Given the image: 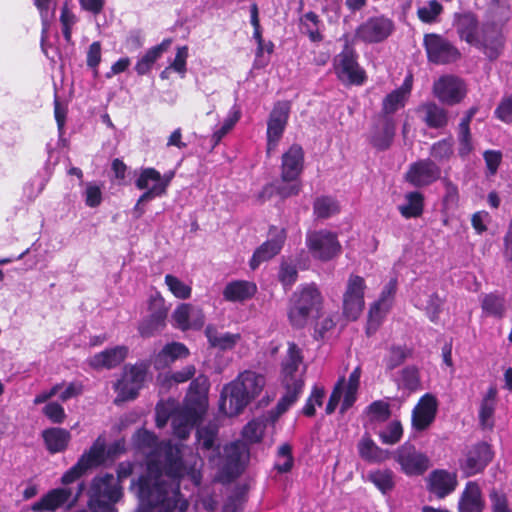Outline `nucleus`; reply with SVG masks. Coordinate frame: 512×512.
Listing matches in <instances>:
<instances>
[{
	"label": "nucleus",
	"instance_id": "nucleus-36",
	"mask_svg": "<svg viewBox=\"0 0 512 512\" xmlns=\"http://www.w3.org/2000/svg\"><path fill=\"white\" fill-rule=\"evenodd\" d=\"M256 285L248 281H233L228 283L224 290L225 300L231 302H243L254 296Z\"/></svg>",
	"mask_w": 512,
	"mask_h": 512
},
{
	"label": "nucleus",
	"instance_id": "nucleus-35",
	"mask_svg": "<svg viewBox=\"0 0 512 512\" xmlns=\"http://www.w3.org/2000/svg\"><path fill=\"white\" fill-rule=\"evenodd\" d=\"M189 355L188 348L179 342L166 344L163 349L156 355L154 366L156 369H163L169 366L177 359L185 358Z\"/></svg>",
	"mask_w": 512,
	"mask_h": 512
},
{
	"label": "nucleus",
	"instance_id": "nucleus-37",
	"mask_svg": "<svg viewBox=\"0 0 512 512\" xmlns=\"http://www.w3.org/2000/svg\"><path fill=\"white\" fill-rule=\"evenodd\" d=\"M285 388V393L278 400V403L275 407L276 415L280 416L284 414L298 399L299 395L302 392L304 381H299L295 383H283Z\"/></svg>",
	"mask_w": 512,
	"mask_h": 512
},
{
	"label": "nucleus",
	"instance_id": "nucleus-18",
	"mask_svg": "<svg viewBox=\"0 0 512 512\" xmlns=\"http://www.w3.org/2000/svg\"><path fill=\"white\" fill-rule=\"evenodd\" d=\"M492 459L491 446L486 442H478L468 449L460 467L466 476H472L482 472Z\"/></svg>",
	"mask_w": 512,
	"mask_h": 512
},
{
	"label": "nucleus",
	"instance_id": "nucleus-48",
	"mask_svg": "<svg viewBox=\"0 0 512 512\" xmlns=\"http://www.w3.org/2000/svg\"><path fill=\"white\" fill-rule=\"evenodd\" d=\"M403 436V427L399 420L391 421L382 431L379 438L383 444L395 445Z\"/></svg>",
	"mask_w": 512,
	"mask_h": 512
},
{
	"label": "nucleus",
	"instance_id": "nucleus-33",
	"mask_svg": "<svg viewBox=\"0 0 512 512\" xmlns=\"http://www.w3.org/2000/svg\"><path fill=\"white\" fill-rule=\"evenodd\" d=\"M205 335L210 347L221 351L232 350L241 340V335L239 333H221L213 325H208L206 327Z\"/></svg>",
	"mask_w": 512,
	"mask_h": 512
},
{
	"label": "nucleus",
	"instance_id": "nucleus-13",
	"mask_svg": "<svg viewBox=\"0 0 512 512\" xmlns=\"http://www.w3.org/2000/svg\"><path fill=\"white\" fill-rule=\"evenodd\" d=\"M365 289L366 284L363 277L350 275L347 281L346 291L343 295V311L348 318L356 320L362 312L365 305Z\"/></svg>",
	"mask_w": 512,
	"mask_h": 512
},
{
	"label": "nucleus",
	"instance_id": "nucleus-29",
	"mask_svg": "<svg viewBox=\"0 0 512 512\" xmlns=\"http://www.w3.org/2000/svg\"><path fill=\"white\" fill-rule=\"evenodd\" d=\"M233 381L240 386L250 402L260 395L266 385L265 376L251 370L240 373Z\"/></svg>",
	"mask_w": 512,
	"mask_h": 512
},
{
	"label": "nucleus",
	"instance_id": "nucleus-34",
	"mask_svg": "<svg viewBox=\"0 0 512 512\" xmlns=\"http://www.w3.org/2000/svg\"><path fill=\"white\" fill-rule=\"evenodd\" d=\"M359 456L369 463H380L389 458V452L380 448L368 433L357 444Z\"/></svg>",
	"mask_w": 512,
	"mask_h": 512
},
{
	"label": "nucleus",
	"instance_id": "nucleus-7",
	"mask_svg": "<svg viewBox=\"0 0 512 512\" xmlns=\"http://www.w3.org/2000/svg\"><path fill=\"white\" fill-rule=\"evenodd\" d=\"M205 411L206 401L203 397H199L197 402L186 405L172 414L171 424L174 435L180 439H186Z\"/></svg>",
	"mask_w": 512,
	"mask_h": 512
},
{
	"label": "nucleus",
	"instance_id": "nucleus-5",
	"mask_svg": "<svg viewBox=\"0 0 512 512\" xmlns=\"http://www.w3.org/2000/svg\"><path fill=\"white\" fill-rule=\"evenodd\" d=\"M428 62L436 65H447L457 62L461 58L460 50L444 36L436 33H427L423 38Z\"/></svg>",
	"mask_w": 512,
	"mask_h": 512
},
{
	"label": "nucleus",
	"instance_id": "nucleus-8",
	"mask_svg": "<svg viewBox=\"0 0 512 512\" xmlns=\"http://www.w3.org/2000/svg\"><path fill=\"white\" fill-rule=\"evenodd\" d=\"M306 245L312 256L321 261H329L341 251L337 235L327 230L308 233Z\"/></svg>",
	"mask_w": 512,
	"mask_h": 512
},
{
	"label": "nucleus",
	"instance_id": "nucleus-12",
	"mask_svg": "<svg viewBox=\"0 0 512 512\" xmlns=\"http://www.w3.org/2000/svg\"><path fill=\"white\" fill-rule=\"evenodd\" d=\"M290 102L278 101L274 104L267 121V152L274 150L281 139L290 114Z\"/></svg>",
	"mask_w": 512,
	"mask_h": 512
},
{
	"label": "nucleus",
	"instance_id": "nucleus-17",
	"mask_svg": "<svg viewBox=\"0 0 512 512\" xmlns=\"http://www.w3.org/2000/svg\"><path fill=\"white\" fill-rule=\"evenodd\" d=\"M433 94L441 103L453 106L463 100L466 89L460 78L446 75L434 82Z\"/></svg>",
	"mask_w": 512,
	"mask_h": 512
},
{
	"label": "nucleus",
	"instance_id": "nucleus-22",
	"mask_svg": "<svg viewBox=\"0 0 512 512\" xmlns=\"http://www.w3.org/2000/svg\"><path fill=\"white\" fill-rule=\"evenodd\" d=\"M416 113L430 129L443 130L449 124V111L434 101L421 103L416 108Z\"/></svg>",
	"mask_w": 512,
	"mask_h": 512
},
{
	"label": "nucleus",
	"instance_id": "nucleus-55",
	"mask_svg": "<svg viewBox=\"0 0 512 512\" xmlns=\"http://www.w3.org/2000/svg\"><path fill=\"white\" fill-rule=\"evenodd\" d=\"M148 310L149 315L157 317V319L166 322L168 309L165 305L164 298L159 293L150 296Z\"/></svg>",
	"mask_w": 512,
	"mask_h": 512
},
{
	"label": "nucleus",
	"instance_id": "nucleus-32",
	"mask_svg": "<svg viewBox=\"0 0 512 512\" xmlns=\"http://www.w3.org/2000/svg\"><path fill=\"white\" fill-rule=\"evenodd\" d=\"M484 502L477 483L468 482L458 503L459 512H482Z\"/></svg>",
	"mask_w": 512,
	"mask_h": 512
},
{
	"label": "nucleus",
	"instance_id": "nucleus-25",
	"mask_svg": "<svg viewBox=\"0 0 512 512\" xmlns=\"http://www.w3.org/2000/svg\"><path fill=\"white\" fill-rule=\"evenodd\" d=\"M478 47L484 50L490 60L497 59L504 47V38L495 23H486L482 26Z\"/></svg>",
	"mask_w": 512,
	"mask_h": 512
},
{
	"label": "nucleus",
	"instance_id": "nucleus-31",
	"mask_svg": "<svg viewBox=\"0 0 512 512\" xmlns=\"http://www.w3.org/2000/svg\"><path fill=\"white\" fill-rule=\"evenodd\" d=\"M42 438L49 453L56 454L67 449L71 434L64 428L51 427L42 431Z\"/></svg>",
	"mask_w": 512,
	"mask_h": 512
},
{
	"label": "nucleus",
	"instance_id": "nucleus-56",
	"mask_svg": "<svg viewBox=\"0 0 512 512\" xmlns=\"http://www.w3.org/2000/svg\"><path fill=\"white\" fill-rule=\"evenodd\" d=\"M263 433L264 427L262 423L255 420L248 422L242 430L244 440L250 444L260 442L262 440Z\"/></svg>",
	"mask_w": 512,
	"mask_h": 512
},
{
	"label": "nucleus",
	"instance_id": "nucleus-23",
	"mask_svg": "<svg viewBox=\"0 0 512 512\" xmlns=\"http://www.w3.org/2000/svg\"><path fill=\"white\" fill-rule=\"evenodd\" d=\"M395 120L394 118H386V116L374 117V123L370 135V143L377 150H387L395 136Z\"/></svg>",
	"mask_w": 512,
	"mask_h": 512
},
{
	"label": "nucleus",
	"instance_id": "nucleus-43",
	"mask_svg": "<svg viewBox=\"0 0 512 512\" xmlns=\"http://www.w3.org/2000/svg\"><path fill=\"white\" fill-rule=\"evenodd\" d=\"M481 306L484 313L489 316L501 318L505 313V299L498 294H486L482 299Z\"/></svg>",
	"mask_w": 512,
	"mask_h": 512
},
{
	"label": "nucleus",
	"instance_id": "nucleus-42",
	"mask_svg": "<svg viewBox=\"0 0 512 512\" xmlns=\"http://www.w3.org/2000/svg\"><path fill=\"white\" fill-rule=\"evenodd\" d=\"M407 98L403 96L400 91L393 90L387 94L382 101L381 112L378 116H386V118H393L392 115L403 108L406 104Z\"/></svg>",
	"mask_w": 512,
	"mask_h": 512
},
{
	"label": "nucleus",
	"instance_id": "nucleus-38",
	"mask_svg": "<svg viewBox=\"0 0 512 512\" xmlns=\"http://www.w3.org/2000/svg\"><path fill=\"white\" fill-rule=\"evenodd\" d=\"M218 435V425L214 422H209L205 426L197 428L196 437L199 449L202 451H218L219 445H216Z\"/></svg>",
	"mask_w": 512,
	"mask_h": 512
},
{
	"label": "nucleus",
	"instance_id": "nucleus-14",
	"mask_svg": "<svg viewBox=\"0 0 512 512\" xmlns=\"http://www.w3.org/2000/svg\"><path fill=\"white\" fill-rule=\"evenodd\" d=\"M394 31V23L385 16L368 18L356 30V37L365 43H379Z\"/></svg>",
	"mask_w": 512,
	"mask_h": 512
},
{
	"label": "nucleus",
	"instance_id": "nucleus-24",
	"mask_svg": "<svg viewBox=\"0 0 512 512\" xmlns=\"http://www.w3.org/2000/svg\"><path fill=\"white\" fill-rule=\"evenodd\" d=\"M303 363V354L301 348L294 343L288 342V349L285 358L282 361L283 383H295L304 381L303 374L305 369H300Z\"/></svg>",
	"mask_w": 512,
	"mask_h": 512
},
{
	"label": "nucleus",
	"instance_id": "nucleus-50",
	"mask_svg": "<svg viewBox=\"0 0 512 512\" xmlns=\"http://www.w3.org/2000/svg\"><path fill=\"white\" fill-rule=\"evenodd\" d=\"M133 444L139 450H153L157 446V437L153 432L139 429L132 437Z\"/></svg>",
	"mask_w": 512,
	"mask_h": 512
},
{
	"label": "nucleus",
	"instance_id": "nucleus-19",
	"mask_svg": "<svg viewBox=\"0 0 512 512\" xmlns=\"http://www.w3.org/2000/svg\"><path fill=\"white\" fill-rule=\"evenodd\" d=\"M437 408L438 403L434 395H423L412 410V428L419 432L427 430L436 418Z\"/></svg>",
	"mask_w": 512,
	"mask_h": 512
},
{
	"label": "nucleus",
	"instance_id": "nucleus-6",
	"mask_svg": "<svg viewBox=\"0 0 512 512\" xmlns=\"http://www.w3.org/2000/svg\"><path fill=\"white\" fill-rule=\"evenodd\" d=\"M145 363L135 364L125 368L122 378L114 384L117 392L115 403L133 400L138 396L147 374Z\"/></svg>",
	"mask_w": 512,
	"mask_h": 512
},
{
	"label": "nucleus",
	"instance_id": "nucleus-44",
	"mask_svg": "<svg viewBox=\"0 0 512 512\" xmlns=\"http://www.w3.org/2000/svg\"><path fill=\"white\" fill-rule=\"evenodd\" d=\"M454 141L452 136L441 139L432 144L430 155L438 162L448 161L454 153Z\"/></svg>",
	"mask_w": 512,
	"mask_h": 512
},
{
	"label": "nucleus",
	"instance_id": "nucleus-1",
	"mask_svg": "<svg viewBox=\"0 0 512 512\" xmlns=\"http://www.w3.org/2000/svg\"><path fill=\"white\" fill-rule=\"evenodd\" d=\"M185 470L181 451L165 446L162 467L151 461L148 475L138 479L140 497L147 503L138 512H185L189 503L180 493V479Z\"/></svg>",
	"mask_w": 512,
	"mask_h": 512
},
{
	"label": "nucleus",
	"instance_id": "nucleus-41",
	"mask_svg": "<svg viewBox=\"0 0 512 512\" xmlns=\"http://www.w3.org/2000/svg\"><path fill=\"white\" fill-rule=\"evenodd\" d=\"M413 350L407 345H391L388 354L384 358L387 370H394L402 365L406 359L412 356Z\"/></svg>",
	"mask_w": 512,
	"mask_h": 512
},
{
	"label": "nucleus",
	"instance_id": "nucleus-27",
	"mask_svg": "<svg viewBox=\"0 0 512 512\" xmlns=\"http://www.w3.org/2000/svg\"><path fill=\"white\" fill-rule=\"evenodd\" d=\"M457 484V475L446 470H434L427 478L428 490L440 499L452 493Z\"/></svg>",
	"mask_w": 512,
	"mask_h": 512
},
{
	"label": "nucleus",
	"instance_id": "nucleus-61",
	"mask_svg": "<svg viewBox=\"0 0 512 512\" xmlns=\"http://www.w3.org/2000/svg\"><path fill=\"white\" fill-rule=\"evenodd\" d=\"M161 180V174L154 168H145L142 169L139 177L135 181V185L139 190H144L149 188V183L153 182L158 183Z\"/></svg>",
	"mask_w": 512,
	"mask_h": 512
},
{
	"label": "nucleus",
	"instance_id": "nucleus-52",
	"mask_svg": "<svg viewBox=\"0 0 512 512\" xmlns=\"http://www.w3.org/2000/svg\"><path fill=\"white\" fill-rule=\"evenodd\" d=\"M165 325L166 322L157 319V317L148 315L139 323L138 331L142 337L149 338L160 332Z\"/></svg>",
	"mask_w": 512,
	"mask_h": 512
},
{
	"label": "nucleus",
	"instance_id": "nucleus-16",
	"mask_svg": "<svg viewBox=\"0 0 512 512\" xmlns=\"http://www.w3.org/2000/svg\"><path fill=\"white\" fill-rule=\"evenodd\" d=\"M441 176V168L431 159H421L410 164L405 180L414 187L429 186Z\"/></svg>",
	"mask_w": 512,
	"mask_h": 512
},
{
	"label": "nucleus",
	"instance_id": "nucleus-21",
	"mask_svg": "<svg viewBox=\"0 0 512 512\" xmlns=\"http://www.w3.org/2000/svg\"><path fill=\"white\" fill-rule=\"evenodd\" d=\"M269 235L270 238L255 250L250 260V267L252 270H255L260 263L270 260L276 256L282 249L286 239L285 230L273 227L270 229Z\"/></svg>",
	"mask_w": 512,
	"mask_h": 512
},
{
	"label": "nucleus",
	"instance_id": "nucleus-40",
	"mask_svg": "<svg viewBox=\"0 0 512 512\" xmlns=\"http://www.w3.org/2000/svg\"><path fill=\"white\" fill-rule=\"evenodd\" d=\"M406 203L399 206L401 215L405 218H416L422 215L424 197L420 192H409L405 196Z\"/></svg>",
	"mask_w": 512,
	"mask_h": 512
},
{
	"label": "nucleus",
	"instance_id": "nucleus-46",
	"mask_svg": "<svg viewBox=\"0 0 512 512\" xmlns=\"http://www.w3.org/2000/svg\"><path fill=\"white\" fill-rule=\"evenodd\" d=\"M367 478L384 494L394 487L393 472L389 469L372 471Z\"/></svg>",
	"mask_w": 512,
	"mask_h": 512
},
{
	"label": "nucleus",
	"instance_id": "nucleus-47",
	"mask_svg": "<svg viewBox=\"0 0 512 512\" xmlns=\"http://www.w3.org/2000/svg\"><path fill=\"white\" fill-rule=\"evenodd\" d=\"M442 12V4L437 0H430L425 6L418 8L417 16L423 23L432 24L438 21Z\"/></svg>",
	"mask_w": 512,
	"mask_h": 512
},
{
	"label": "nucleus",
	"instance_id": "nucleus-54",
	"mask_svg": "<svg viewBox=\"0 0 512 512\" xmlns=\"http://www.w3.org/2000/svg\"><path fill=\"white\" fill-rule=\"evenodd\" d=\"M457 141L458 155L461 159L466 160L470 153H472V151L474 150L471 130L458 129Z\"/></svg>",
	"mask_w": 512,
	"mask_h": 512
},
{
	"label": "nucleus",
	"instance_id": "nucleus-2",
	"mask_svg": "<svg viewBox=\"0 0 512 512\" xmlns=\"http://www.w3.org/2000/svg\"><path fill=\"white\" fill-rule=\"evenodd\" d=\"M124 444L120 441L114 442L108 448L103 436H99L85 451L75 465L68 469L62 476L61 482L68 485L85 475L90 469L102 465L108 457H113L124 452Z\"/></svg>",
	"mask_w": 512,
	"mask_h": 512
},
{
	"label": "nucleus",
	"instance_id": "nucleus-63",
	"mask_svg": "<svg viewBox=\"0 0 512 512\" xmlns=\"http://www.w3.org/2000/svg\"><path fill=\"white\" fill-rule=\"evenodd\" d=\"M443 303L444 300L437 293H432L429 296L425 310L426 314L432 322L435 323L438 321Z\"/></svg>",
	"mask_w": 512,
	"mask_h": 512
},
{
	"label": "nucleus",
	"instance_id": "nucleus-62",
	"mask_svg": "<svg viewBox=\"0 0 512 512\" xmlns=\"http://www.w3.org/2000/svg\"><path fill=\"white\" fill-rule=\"evenodd\" d=\"M298 271L295 265L282 263L279 269L278 278L279 281L285 287H291L297 280Z\"/></svg>",
	"mask_w": 512,
	"mask_h": 512
},
{
	"label": "nucleus",
	"instance_id": "nucleus-64",
	"mask_svg": "<svg viewBox=\"0 0 512 512\" xmlns=\"http://www.w3.org/2000/svg\"><path fill=\"white\" fill-rule=\"evenodd\" d=\"M495 116L505 123L512 122V97H505L495 109Z\"/></svg>",
	"mask_w": 512,
	"mask_h": 512
},
{
	"label": "nucleus",
	"instance_id": "nucleus-59",
	"mask_svg": "<svg viewBox=\"0 0 512 512\" xmlns=\"http://www.w3.org/2000/svg\"><path fill=\"white\" fill-rule=\"evenodd\" d=\"M42 413L55 424H61L66 419L64 408L58 402H49L42 409Z\"/></svg>",
	"mask_w": 512,
	"mask_h": 512
},
{
	"label": "nucleus",
	"instance_id": "nucleus-58",
	"mask_svg": "<svg viewBox=\"0 0 512 512\" xmlns=\"http://www.w3.org/2000/svg\"><path fill=\"white\" fill-rule=\"evenodd\" d=\"M401 380L404 388L415 391L420 386L419 371L415 366H407L401 372Z\"/></svg>",
	"mask_w": 512,
	"mask_h": 512
},
{
	"label": "nucleus",
	"instance_id": "nucleus-60",
	"mask_svg": "<svg viewBox=\"0 0 512 512\" xmlns=\"http://www.w3.org/2000/svg\"><path fill=\"white\" fill-rule=\"evenodd\" d=\"M489 498L491 501L492 512H512L508 498L504 493L496 489H492L490 491Z\"/></svg>",
	"mask_w": 512,
	"mask_h": 512
},
{
	"label": "nucleus",
	"instance_id": "nucleus-9",
	"mask_svg": "<svg viewBox=\"0 0 512 512\" xmlns=\"http://www.w3.org/2000/svg\"><path fill=\"white\" fill-rule=\"evenodd\" d=\"M84 489L85 485L83 482L78 484L75 494H73L72 489L70 488L52 489L38 501L34 502L31 505V510L33 512H47L55 511L56 509L66 505L70 507L78 500Z\"/></svg>",
	"mask_w": 512,
	"mask_h": 512
},
{
	"label": "nucleus",
	"instance_id": "nucleus-10",
	"mask_svg": "<svg viewBox=\"0 0 512 512\" xmlns=\"http://www.w3.org/2000/svg\"><path fill=\"white\" fill-rule=\"evenodd\" d=\"M395 461L408 476L424 474L429 468V458L410 442L402 444L394 453Z\"/></svg>",
	"mask_w": 512,
	"mask_h": 512
},
{
	"label": "nucleus",
	"instance_id": "nucleus-49",
	"mask_svg": "<svg viewBox=\"0 0 512 512\" xmlns=\"http://www.w3.org/2000/svg\"><path fill=\"white\" fill-rule=\"evenodd\" d=\"M313 210L317 218L326 219L338 212V206L332 198L324 196L314 201Z\"/></svg>",
	"mask_w": 512,
	"mask_h": 512
},
{
	"label": "nucleus",
	"instance_id": "nucleus-26",
	"mask_svg": "<svg viewBox=\"0 0 512 512\" xmlns=\"http://www.w3.org/2000/svg\"><path fill=\"white\" fill-rule=\"evenodd\" d=\"M304 152L300 145L293 144L282 155L281 179L284 182H294L303 170Z\"/></svg>",
	"mask_w": 512,
	"mask_h": 512
},
{
	"label": "nucleus",
	"instance_id": "nucleus-28",
	"mask_svg": "<svg viewBox=\"0 0 512 512\" xmlns=\"http://www.w3.org/2000/svg\"><path fill=\"white\" fill-rule=\"evenodd\" d=\"M454 26L461 40L471 45H478V20L471 12L456 13L454 16Z\"/></svg>",
	"mask_w": 512,
	"mask_h": 512
},
{
	"label": "nucleus",
	"instance_id": "nucleus-11",
	"mask_svg": "<svg viewBox=\"0 0 512 512\" xmlns=\"http://www.w3.org/2000/svg\"><path fill=\"white\" fill-rule=\"evenodd\" d=\"M335 70L340 80L350 84L360 85L365 80V72L359 67L357 55L349 45H345L336 56Z\"/></svg>",
	"mask_w": 512,
	"mask_h": 512
},
{
	"label": "nucleus",
	"instance_id": "nucleus-57",
	"mask_svg": "<svg viewBox=\"0 0 512 512\" xmlns=\"http://www.w3.org/2000/svg\"><path fill=\"white\" fill-rule=\"evenodd\" d=\"M191 312V304L182 303L172 313L174 325L182 331L189 330L188 319Z\"/></svg>",
	"mask_w": 512,
	"mask_h": 512
},
{
	"label": "nucleus",
	"instance_id": "nucleus-53",
	"mask_svg": "<svg viewBox=\"0 0 512 512\" xmlns=\"http://www.w3.org/2000/svg\"><path fill=\"white\" fill-rule=\"evenodd\" d=\"M165 284L168 286L172 294L179 299H188L191 296V287L176 276L167 274L165 276Z\"/></svg>",
	"mask_w": 512,
	"mask_h": 512
},
{
	"label": "nucleus",
	"instance_id": "nucleus-20",
	"mask_svg": "<svg viewBox=\"0 0 512 512\" xmlns=\"http://www.w3.org/2000/svg\"><path fill=\"white\" fill-rule=\"evenodd\" d=\"M234 381L226 384L220 395L219 410L227 416H236L250 403Z\"/></svg>",
	"mask_w": 512,
	"mask_h": 512
},
{
	"label": "nucleus",
	"instance_id": "nucleus-30",
	"mask_svg": "<svg viewBox=\"0 0 512 512\" xmlns=\"http://www.w3.org/2000/svg\"><path fill=\"white\" fill-rule=\"evenodd\" d=\"M128 348L126 346H116L95 354L90 360L89 365L94 369H112L120 365L126 358Z\"/></svg>",
	"mask_w": 512,
	"mask_h": 512
},
{
	"label": "nucleus",
	"instance_id": "nucleus-3",
	"mask_svg": "<svg viewBox=\"0 0 512 512\" xmlns=\"http://www.w3.org/2000/svg\"><path fill=\"white\" fill-rule=\"evenodd\" d=\"M322 295L314 284H309L295 291L289 301L288 318L297 329L306 326L309 318L319 317Z\"/></svg>",
	"mask_w": 512,
	"mask_h": 512
},
{
	"label": "nucleus",
	"instance_id": "nucleus-15",
	"mask_svg": "<svg viewBox=\"0 0 512 512\" xmlns=\"http://www.w3.org/2000/svg\"><path fill=\"white\" fill-rule=\"evenodd\" d=\"M249 456V448L245 442L236 441L224 449V462L221 468L222 475L228 480L237 478L244 469L245 460Z\"/></svg>",
	"mask_w": 512,
	"mask_h": 512
},
{
	"label": "nucleus",
	"instance_id": "nucleus-45",
	"mask_svg": "<svg viewBox=\"0 0 512 512\" xmlns=\"http://www.w3.org/2000/svg\"><path fill=\"white\" fill-rule=\"evenodd\" d=\"M294 465V457L292 455V447L288 443H283L279 446L277 451V461L274 464V469L278 473H288L292 470Z\"/></svg>",
	"mask_w": 512,
	"mask_h": 512
},
{
	"label": "nucleus",
	"instance_id": "nucleus-4",
	"mask_svg": "<svg viewBox=\"0 0 512 512\" xmlns=\"http://www.w3.org/2000/svg\"><path fill=\"white\" fill-rule=\"evenodd\" d=\"M122 494V487L113 474L96 476L88 490V506L92 512H117L114 505Z\"/></svg>",
	"mask_w": 512,
	"mask_h": 512
},
{
	"label": "nucleus",
	"instance_id": "nucleus-51",
	"mask_svg": "<svg viewBox=\"0 0 512 512\" xmlns=\"http://www.w3.org/2000/svg\"><path fill=\"white\" fill-rule=\"evenodd\" d=\"M367 413L372 421L385 422L391 417L390 404L383 400L374 401L367 407Z\"/></svg>",
	"mask_w": 512,
	"mask_h": 512
},
{
	"label": "nucleus",
	"instance_id": "nucleus-39",
	"mask_svg": "<svg viewBox=\"0 0 512 512\" xmlns=\"http://www.w3.org/2000/svg\"><path fill=\"white\" fill-rule=\"evenodd\" d=\"M170 44L171 40L166 39L159 45L149 49L146 52V54L136 63V72L139 75L146 74L151 69L152 65L156 62V60L161 56V54L169 47Z\"/></svg>",
	"mask_w": 512,
	"mask_h": 512
}]
</instances>
